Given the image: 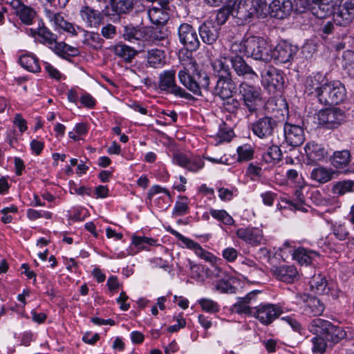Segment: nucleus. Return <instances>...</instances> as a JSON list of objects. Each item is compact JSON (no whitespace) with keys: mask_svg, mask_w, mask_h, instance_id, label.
Listing matches in <instances>:
<instances>
[{"mask_svg":"<svg viewBox=\"0 0 354 354\" xmlns=\"http://www.w3.org/2000/svg\"><path fill=\"white\" fill-rule=\"evenodd\" d=\"M180 82L189 91L198 96L202 95V89L207 91L210 79L207 73L193 59L183 64L178 74Z\"/></svg>","mask_w":354,"mask_h":354,"instance_id":"1","label":"nucleus"},{"mask_svg":"<svg viewBox=\"0 0 354 354\" xmlns=\"http://www.w3.org/2000/svg\"><path fill=\"white\" fill-rule=\"evenodd\" d=\"M232 53L243 54L256 60L268 62L272 59L271 46L261 37L250 36L241 41L233 42L230 48Z\"/></svg>","mask_w":354,"mask_h":354,"instance_id":"2","label":"nucleus"},{"mask_svg":"<svg viewBox=\"0 0 354 354\" xmlns=\"http://www.w3.org/2000/svg\"><path fill=\"white\" fill-rule=\"evenodd\" d=\"M317 127L326 130L337 129L346 120V112L339 107L322 109L315 114Z\"/></svg>","mask_w":354,"mask_h":354,"instance_id":"3","label":"nucleus"},{"mask_svg":"<svg viewBox=\"0 0 354 354\" xmlns=\"http://www.w3.org/2000/svg\"><path fill=\"white\" fill-rule=\"evenodd\" d=\"M323 89L318 100V102L323 105L337 104L346 98L345 86L339 81H328Z\"/></svg>","mask_w":354,"mask_h":354,"instance_id":"4","label":"nucleus"},{"mask_svg":"<svg viewBox=\"0 0 354 354\" xmlns=\"http://www.w3.org/2000/svg\"><path fill=\"white\" fill-rule=\"evenodd\" d=\"M239 92L243 101L244 106L251 113L256 112L258 107L263 104L261 91L259 87L243 82L239 86Z\"/></svg>","mask_w":354,"mask_h":354,"instance_id":"5","label":"nucleus"},{"mask_svg":"<svg viewBox=\"0 0 354 354\" xmlns=\"http://www.w3.org/2000/svg\"><path fill=\"white\" fill-rule=\"evenodd\" d=\"M159 88L176 97L189 100L192 95L176 84V71L174 69L165 71L159 75Z\"/></svg>","mask_w":354,"mask_h":354,"instance_id":"6","label":"nucleus"},{"mask_svg":"<svg viewBox=\"0 0 354 354\" xmlns=\"http://www.w3.org/2000/svg\"><path fill=\"white\" fill-rule=\"evenodd\" d=\"M283 313L280 304L261 303L254 307L253 317L263 325L271 324Z\"/></svg>","mask_w":354,"mask_h":354,"instance_id":"7","label":"nucleus"},{"mask_svg":"<svg viewBox=\"0 0 354 354\" xmlns=\"http://www.w3.org/2000/svg\"><path fill=\"white\" fill-rule=\"evenodd\" d=\"M232 8V15L238 19L237 23L244 24L255 14L261 12V8L252 0H237Z\"/></svg>","mask_w":354,"mask_h":354,"instance_id":"8","label":"nucleus"},{"mask_svg":"<svg viewBox=\"0 0 354 354\" xmlns=\"http://www.w3.org/2000/svg\"><path fill=\"white\" fill-rule=\"evenodd\" d=\"M262 86L270 93L283 88L284 78L281 71L268 66L261 72Z\"/></svg>","mask_w":354,"mask_h":354,"instance_id":"9","label":"nucleus"},{"mask_svg":"<svg viewBox=\"0 0 354 354\" xmlns=\"http://www.w3.org/2000/svg\"><path fill=\"white\" fill-rule=\"evenodd\" d=\"M277 127V120L270 116L262 117L251 125L252 133L261 139H268L273 136Z\"/></svg>","mask_w":354,"mask_h":354,"instance_id":"10","label":"nucleus"},{"mask_svg":"<svg viewBox=\"0 0 354 354\" xmlns=\"http://www.w3.org/2000/svg\"><path fill=\"white\" fill-rule=\"evenodd\" d=\"M328 80L326 74L321 72L313 73L309 75L304 82V92L307 95H314L319 98L323 88L326 86Z\"/></svg>","mask_w":354,"mask_h":354,"instance_id":"11","label":"nucleus"},{"mask_svg":"<svg viewBox=\"0 0 354 354\" xmlns=\"http://www.w3.org/2000/svg\"><path fill=\"white\" fill-rule=\"evenodd\" d=\"M354 19V0H342L333 12V21L339 26L349 25Z\"/></svg>","mask_w":354,"mask_h":354,"instance_id":"12","label":"nucleus"},{"mask_svg":"<svg viewBox=\"0 0 354 354\" xmlns=\"http://www.w3.org/2000/svg\"><path fill=\"white\" fill-rule=\"evenodd\" d=\"M180 42L190 51H195L200 46L196 30L189 24H182L178 28Z\"/></svg>","mask_w":354,"mask_h":354,"instance_id":"13","label":"nucleus"},{"mask_svg":"<svg viewBox=\"0 0 354 354\" xmlns=\"http://www.w3.org/2000/svg\"><path fill=\"white\" fill-rule=\"evenodd\" d=\"M243 54L232 53L229 55V60L232 67L238 76L243 77L249 80L258 78L257 73L249 66L243 58Z\"/></svg>","mask_w":354,"mask_h":354,"instance_id":"14","label":"nucleus"},{"mask_svg":"<svg viewBox=\"0 0 354 354\" xmlns=\"http://www.w3.org/2000/svg\"><path fill=\"white\" fill-rule=\"evenodd\" d=\"M297 51V46H292L286 41H282L274 49L271 48L272 59L279 63H287L293 58Z\"/></svg>","mask_w":354,"mask_h":354,"instance_id":"15","label":"nucleus"},{"mask_svg":"<svg viewBox=\"0 0 354 354\" xmlns=\"http://www.w3.org/2000/svg\"><path fill=\"white\" fill-rule=\"evenodd\" d=\"M283 133L286 142L294 147L300 146L305 140L303 129L288 122L283 125Z\"/></svg>","mask_w":354,"mask_h":354,"instance_id":"16","label":"nucleus"},{"mask_svg":"<svg viewBox=\"0 0 354 354\" xmlns=\"http://www.w3.org/2000/svg\"><path fill=\"white\" fill-rule=\"evenodd\" d=\"M44 12L46 17L55 30L62 29L72 35H77V30L73 24L66 21L60 13L49 9H45Z\"/></svg>","mask_w":354,"mask_h":354,"instance_id":"17","label":"nucleus"},{"mask_svg":"<svg viewBox=\"0 0 354 354\" xmlns=\"http://www.w3.org/2000/svg\"><path fill=\"white\" fill-rule=\"evenodd\" d=\"M221 28L216 25L215 21L209 19L205 21L198 28V32L202 41L209 45L213 44L219 37Z\"/></svg>","mask_w":354,"mask_h":354,"instance_id":"18","label":"nucleus"},{"mask_svg":"<svg viewBox=\"0 0 354 354\" xmlns=\"http://www.w3.org/2000/svg\"><path fill=\"white\" fill-rule=\"evenodd\" d=\"M175 164L192 172H197L204 167L205 162L199 156H187L183 153H177L174 156Z\"/></svg>","mask_w":354,"mask_h":354,"instance_id":"19","label":"nucleus"},{"mask_svg":"<svg viewBox=\"0 0 354 354\" xmlns=\"http://www.w3.org/2000/svg\"><path fill=\"white\" fill-rule=\"evenodd\" d=\"M237 237L252 245H259L264 240L262 230L258 227H241L236 230Z\"/></svg>","mask_w":354,"mask_h":354,"instance_id":"20","label":"nucleus"},{"mask_svg":"<svg viewBox=\"0 0 354 354\" xmlns=\"http://www.w3.org/2000/svg\"><path fill=\"white\" fill-rule=\"evenodd\" d=\"M239 272L245 280H250V278L252 279V281H255L261 277L263 271L261 269L258 268L255 262L249 259H244L239 265ZM237 273L236 271H234Z\"/></svg>","mask_w":354,"mask_h":354,"instance_id":"21","label":"nucleus"},{"mask_svg":"<svg viewBox=\"0 0 354 354\" xmlns=\"http://www.w3.org/2000/svg\"><path fill=\"white\" fill-rule=\"evenodd\" d=\"M236 85L232 80V76L218 78L214 88L213 93L221 99H225L233 95L236 91Z\"/></svg>","mask_w":354,"mask_h":354,"instance_id":"22","label":"nucleus"},{"mask_svg":"<svg viewBox=\"0 0 354 354\" xmlns=\"http://www.w3.org/2000/svg\"><path fill=\"white\" fill-rule=\"evenodd\" d=\"M273 275L286 283H292L299 279V272L294 266L283 265L272 269Z\"/></svg>","mask_w":354,"mask_h":354,"instance_id":"23","label":"nucleus"},{"mask_svg":"<svg viewBox=\"0 0 354 354\" xmlns=\"http://www.w3.org/2000/svg\"><path fill=\"white\" fill-rule=\"evenodd\" d=\"M270 15L277 19H283L288 16L293 9L290 0H274L270 6Z\"/></svg>","mask_w":354,"mask_h":354,"instance_id":"24","label":"nucleus"},{"mask_svg":"<svg viewBox=\"0 0 354 354\" xmlns=\"http://www.w3.org/2000/svg\"><path fill=\"white\" fill-rule=\"evenodd\" d=\"M305 153L311 162L322 161L328 156L325 147L314 141L308 142L304 147Z\"/></svg>","mask_w":354,"mask_h":354,"instance_id":"25","label":"nucleus"},{"mask_svg":"<svg viewBox=\"0 0 354 354\" xmlns=\"http://www.w3.org/2000/svg\"><path fill=\"white\" fill-rule=\"evenodd\" d=\"M28 34L38 39L41 43L52 45L57 40V35L53 33L44 24L37 28H30Z\"/></svg>","mask_w":354,"mask_h":354,"instance_id":"26","label":"nucleus"},{"mask_svg":"<svg viewBox=\"0 0 354 354\" xmlns=\"http://www.w3.org/2000/svg\"><path fill=\"white\" fill-rule=\"evenodd\" d=\"M80 15L88 28L97 27L101 23L102 15L100 12L88 6L82 7Z\"/></svg>","mask_w":354,"mask_h":354,"instance_id":"27","label":"nucleus"},{"mask_svg":"<svg viewBox=\"0 0 354 354\" xmlns=\"http://www.w3.org/2000/svg\"><path fill=\"white\" fill-rule=\"evenodd\" d=\"M351 160V156L348 150L336 151L330 158V163L339 171L346 172Z\"/></svg>","mask_w":354,"mask_h":354,"instance_id":"28","label":"nucleus"},{"mask_svg":"<svg viewBox=\"0 0 354 354\" xmlns=\"http://www.w3.org/2000/svg\"><path fill=\"white\" fill-rule=\"evenodd\" d=\"M292 252V258L301 265H309L313 263L316 258L319 257V254L312 250H308L304 248H297L295 250H290Z\"/></svg>","mask_w":354,"mask_h":354,"instance_id":"29","label":"nucleus"},{"mask_svg":"<svg viewBox=\"0 0 354 354\" xmlns=\"http://www.w3.org/2000/svg\"><path fill=\"white\" fill-rule=\"evenodd\" d=\"M145 33V27L133 26L131 24L123 26L122 36L124 39L131 43L138 41L144 42Z\"/></svg>","mask_w":354,"mask_h":354,"instance_id":"30","label":"nucleus"},{"mask_svg":"<svg viewBox=\"0 0 354 354\" xmlns=\"http://www.w3.org/2000/svg\"><path fill=\"white\" fill-rule=\"evenodd\" d=\"M312 12L317 18H325L333 11V0H311Z\"/></svg>","mask_w":354,"mask_h":354,"instance_id":"31","label":"nucleus"},{"mask_svg":"<svg viewBox=\"0 0 354 354\" xmlns=\"http://www.w3.org/2000/svg\"><path fill=\"white\" fill-rule=\"evenodd\" d=\"M325 309L324 303L317 297H309L305 301L304 312L310 316H319Z\"/></svg>","mask_w":354,"mask_h":354,"instance_id":"32","label":"nucleus"},{"mask_svg":"<svg viewBox=\"0 0 354 354\" xmlns=\"http://www.w3.org/2000/svg\"><path fill=\"white\" fill-rule=\"evenodd\" d=\"M331 322L322 318L312 319L308 325V330L316 336L325 337L331 325Z\"/></svg>","mask_w":354,"mask_h":354,"instance_id":"33","label":"nucleus"},{"mask_svg":"<svg viewBox=\"0 0 354 354\" xmlns=\"http://www.w3.org/2000/svg\"><path fill=\"white\" fill-rule=\"evenodd\" d=\"M310 288L312 292L317 295H327L330 291L327 280L321 275H314L309 281Z\"/></svg>","mask_w":354,"mask_h":354,"instance_id":"34","label":"nucleus"},{"mask_svg":"<svg viewBox=\"0 0 354 354\" xmlns=\"http://www.w3.org/2000/svg\"><path fill=\"white\" fill-rule=\"evenodd\" d=\"M77 30L84 33L83 43L93 49H100L102 47L104 40L100 34L94 32H88L82 28L77 26Z\"/></svg>","mask_w":354,"mask_h":354,"instance_id":"35","label":"nucleus"},{"mask_svg":"<svg viewBox=\"0 0 354 354\" xmlns=\"http://www.w3.org/2000/svg\"><path fill=\"white\" fill-rule=\"evenodd\" d=\"M167 37V31L158 28L145 27L144 42L147 45L156 44L157 42L165 40Z\"/></svg>","mask_w":354,"mask_h":354,"instance_id":"36","label":"nucleus"},{"mask_svg":"<svg viewBox=\"0 0 354 354\" xmlns=\"http://www.w3.org/2000/svg\"><path fill=\"white\" fill-rule=\"evenodd\" d=\"M147 15L152 24L158 26L165 24L169 19V15L163 7H152L147 10Z\"/></svg>","mask_w":354,"mask_h":354,"instance_id":"37","label":"nucleus"},{"mask_svg":"<svg viewBox=\"0 0 354 354\" xmlns=\"http://www.w3.org/2000/svg\"><path fill=\"white\" fill-rule=\"evenodd\" d=\"M10 6L15 10L17 15L24 24L27 25L32 24L35 15V12L32 8L25 6L22 1H19V6L16 7L13 5Z\"/></svg>","mask_w":354,"mask_h":354,"instance_id":"38","label":"nucleus"},{"mask_svg":"<svg viewBox=\"0 0 354 354\" xmlns=\"http://www.w3.org/2000/svg\"><path fill=\"white\" fill-rule=\"evenodd\" d=\"M334 174L335 171L332 169L319 167L312 170L310 177L317 183H326L333 178Z\"/></svg>","mask_w":354,"mask_h":354,"instance_id":"39","label":"nucleus"},{"mask_svg":"<svg viewBox=\"0 0 354 354\" xmlns=\"http://www.w3.org/2000/svg\"><path fill=\"white\" fill-rule=\"evenodd\" d=\"M19 63L23 68L32 73H37L40 71L39 61L32 53L21 55L19 57Z\"/></svg>","mask_w":354,"mask_h":354,"instance_id":"40","label":"nucleus"},{"mask_svg":"<svg viewBox=\"0 0 354 354\" xmlns=\"http://www.w3.org/2000/svg\"><path fill=\"white\" fill-rule=\"evenodd\" d=\"M54 52L59 57L68 59V57H74L78 55L79 50L77 48L66 44L64 42L54 43Z\"/></svg>","mask_w":354,"mask_h":354,"instance_id":"41","label":"nucleus"},{"mask_svg":"<svg viewBox=\"0 0 354 354\" xmlns=\"http://www.w3.org/2000/svg\"><path fill=\"white\" fill-rule=\"evenodd\" d=\"M147 59L151 67L160 68L165 62L164 52L157 48L151 49L148 51Z\"/></svg>","mask_w":354,"mask_h":354,"instance_id":"42","label":"nucleus"},{"mask_svg":"<svg viewBox=\"0 0 354 354\" xmlns=\"http://www.w3.org/2000/svg\"><path fill=\"white\" fill-rule=\"evenodd\" d=\"M346 336V331L342 328L337 326L331 324L328 331H327L324 338L328 342H331L333 344L339 342Z\"/></svg>","mask_w":354,"mask_h":354,"instance_id":"43","label":"nucleus"},{"mask_svg":"<svg viewBox=\"0 0 354 354\" xmlns=\"http://www.w3.org/2000/svg\"><path fill=\"white\" fill-rule=\"evenodd\" d=\"M352 192H354V181L351 180L338 181L332 187L333 194L337 196Z\"/></svg>","mask_w":354,"mask_h":354,"instance_id":"44","label":"nucleus"},{"mask_svg":"<svg viewBox=\"0 0 354 354\" xmlns=\"http://www.w3.org/2000/svg\"><path fill=\"white\" fill-rule=\"evenodd\" d=\"M211 66L215 76L224 78L231 76L230 69L221 59H215L212 62Z\"/></svg>","mask_w":354,"mask_h":354,"instance_id":"45","label":"nucleus"},{"mask_svg":"<svg viewBox=\"0 0 354 354\" xmlns=\"http://www.w3.org/2000/svg\"><path fill=\"white\" fill-rule=\"evenodd\" d=\"M133 0H111L112 10L118 15L127 13L133 8Z\"/></svg>","mask_w":354,"mask_h":354,"instance_id":"46","label":"nucleus"},{"mask_svg":"<svg viewBox=\"0 0 354 354\" xmlns=\"http://www.w3.org/2000/svg\"><path fill=\"white\" fill-rule=\"evenodd\" d=\"M167 231L169 232L172 235L175 236L176 238H177L179 241H180L183 244V247H185L189 250H193L195 254L197 252L199 248L201 247V245L197 242H195L194 241L183 236V234H181L180 233L171 227H169L167 229Z\"/></svg>","mask_w":354,"mask_h":354,"instance_id":"47","label":"nucleus"},{"mask_svg":"<svg viewBox=\"0 0 354 354\" xmlns=\"http://www.w3.org/2000/svg\"><path fill=\"white\" fill-rule=\"evenodd\" d=\"M281 157L282 153L280 148L274 145L269 147L263 154V159L267 163H275L280 160Z\"/></svg>","mask_w":354,"mask_h":354,"instance_id":"48","label":"nucleus"},{"mask_svg":"<svg viewBox=\"0 0 354 354\" xmlns=\"http://www.w3.org/2000/svg\"><path fill=\"white\" fill-rule=\"evenodd\" d=\"M331 230L336 239L339 241L346 240L349 235V231L346 227L345 223H342L341 221L332 223Z\"/></svg>","mask_w":354,"mask_h":354,"instance_id":"49","label":"nucleus"},{"mask_svg":"<svg viewBox=\"0 0 354 354\" xmlns=\"http://www.w3.org/2000/svg\"><path fill=\"white\" fill-rule=\"evenodd\" d=\"M210 215L216 220L222 222L227 225L234 224L233 218L224 209H209Z\"/></svg>","mask_w":354,"mask_h":354,"instance_id":"50","label":"nucleus"},{"mask_svg":"<svg viewBox=\"0 0 354 354\" xmlns=\"http://www.w3.org/2000/svg\"><path fill=\"white\" fill-rule=\"evenodd\" d=\"M230 15H232V8L230 5H223V7L217 11L216 17L214 18L210 17L209 19H213L215 21L216 25H218V28H221V26L227 20Z\"/></svg>","mask_w":354,"mask_h":354,"instance_id":"51","label":"nucleus"},{"mask_svg":"<svg viewBox=\"0 0 354 354\" xmlns=\"http://www.w3.org/2000/svg\"><path fill=\"white\" fill-rule=\"evenodd\" d=\"M114 53L120 57L130 61L135 55L136 50L125 44H118L114 47Z\"/></svg>","mask_w":354,"mask_h":354,"instance_id":"52","label":"nucleus"},{"mask_svg":"<svg viewBox=\"0 0 354 354\" xmlns=\"http://www.w3.org/2000/svg\"><path fill=\"white\" fill-rule=\"evenodd\" d=\"M198 302L202 310L208 313H216L221 309L220 305L216 301L209 298H201Z\"/></svg>","mask_w":354,"mask_h":354,"instance_id":"53","label":"nucleus"},{"mask_svg":"<svg viewBox=\"0 0 354 354\" xmlns=\"http://www.w3.org/2000/svg\"><path fill=\"white\" fill-rule=\"evenodd\" d=\"M131 243L138 248V252L141 250H147L148 246L153 245L156 241L153 239L146 236H139L133 235L131 239Z\"/></svg>","mask_w":354,"mask_h":354,"instance_id":"54","label":"nucleus"},{"mask_svg":"<svg viewBox=\"0 0 354 354\" xmlns=\"http://www.w3.org/2000/svg\"><path fill=\"white\" fill-rule=\"evenodd\" d=\"M236 152L238 154V161H248L253 158L254 150L252 147L249 144H245L241 146H239Z\"/></svg>","mask_w":354,"mask_h":354,"instance_id":"55","label":"nucleus"},{"mask_svg":"<svg viewBox=\"0 0 354 354\" xmlns=\"http://www.w3.org/2000/svg\"><path fill=\"white\" fill-rule=\"evenodd\" d=\"M88 131V125L86 123H77L75 125L73 130L68 132V137L77 141L80 139V136L87 134Z\"/></svg>","mask_w":354,"mask_h":354,"instance_id":"56","label":"nucleus"},{"mask_svg":"<svg viewBox=\"0 0 354 354\" xmlns=\"http://www.w3.org/2000/svg\"><path fill=\"white\" fill-rule=\"evenodd\" d=\"M326 339L323 336H315L312 338V351L314 353L323 354L326 349Z\"/></svg>","mask_w":354,"mask_h":354,"instance_id":"57","label":"nucleus"},{"mask_svg":"<svg viewBox=\"0 0 354 354\" xmlns=\"http://www.w3.org/2000/svg\"><path fill=\"white\" fill-rule=\"evenodd\" d=\"M27 217L30 221H35L40 218L50 219L52 213L45 210H37L34 209H28L26 212Z\"/></svg>","mask_w":354,"mask_h":354,"instance_id":"58","label":"nucleus"},{"mask_svg":"<svg viewBox=\"0 0 354 354\" xmlns=\"http://www.w3.org/2000/svg\"><path fill=\"white\" fill-rule=\"evenodd\" d=\"M234 310L239 314H245L247 315L253 317L254 307H251L250 305L239 299V301L233 305Z\"/></svg>","mask_w":354,"mask_h":354,"instance_id":"59","label":"nucleus"},{"mask_svg":"<svg viewBox=\"0 0 354 354\" xmlns=\"http://www.w3.org/2000/svg\"><path fill=\"white\" fill-rule=\"evenodd\" d=\"M214 288L221 293L235 292V288L227 280L225 279H221L215 282Z\"/></svg>","mask_w":354,"mask_h":354,"instance_id":"60","label":"nucleus"},{"mask_svg":"<svg viewBox=\"0 0 354 354\" xmlns=\"http://www.w3.org/2000/svg\"><path fill=\"white\" fill-rule=\"evenodd\" d=\"M188 208V199L183 197L176 201L173 213L176 216H183L187 213Z\"/></svg>","mask_w":354,"mask_h":354,"instance_id":"61","label":"nucleus"},{"mask_svg":"<svg viewBox=\"0 0 354 354\" xmlns=\"http://www.w3.org/2000/svg\"><path fill=\"white\" fill-rule=\"evenodd\" d=\"M188 268L190 270L191 277L196 280H199L202 277L201 273L203 271V268L201 265L196 263L194 261L190 259L187 260Z\"/></svg>","mask_w":354,"mask_h":354,"instance_id":"62","label":"nucleus"},{"mask_svg":"<svg viewBox=\"0 0 354 354\" xmlns=\"http://www.w3.org/2000/svg\"><path fill=\"white\" fill-rule=\"evenodd\" d=\"M222 100H223L224 109L230 113L235 112L240 107L239 101L234 98L233 95Z\"/></svg>","mask_w":354,"mask_h":354,"instance_id":"63","label":"nucleus"},{"mask_svg":"<svg viewBox=\"0 0 354 354\" xmlns=\"http://www.w3.org/2000/svg\"><path fill=\"white\" fill-rule=\"evenodd\" d=\"M196 255L212 265L216 264L218 260V259L215 255H214L212 252L204 250L201 246L196 253Z\"/></svg>","mask_w":354,"mask_h":354,"instance_id":"64","label":"nucleus"}]
</instances>
